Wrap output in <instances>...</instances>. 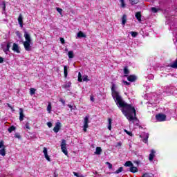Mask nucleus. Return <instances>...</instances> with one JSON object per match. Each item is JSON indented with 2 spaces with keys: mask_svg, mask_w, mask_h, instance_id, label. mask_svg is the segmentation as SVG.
Wrapping results in <instances>:
<instances>
[{
  "mask_svg": "<svg viewBox=\"0 0 177 177\" xmlns=\"http://www.w3.org/2000/svg\"><path fill=\"white\" fill-rule=\"evenodd\" d=\"M1 49H3V51L4 53H6V55H8V53L10 52V42L7 43V44H1Z\"/></svg>",
  "mask_w": 177,
  "mask_h": 177,
  "instance_id": "4",
  "label": "nucleus"
},
{
  "mask_svg": "<svg viewBox=\"0 0 177 177\" xmlns=\"http://www.w3.org/2000/svg\"><path fill=\"white\" fill-rule=\"evenodd\" d=\"M17 35L18 37H20V33H19V32H17Z\"/></svg>",
  "mask_w": 177,
  "mask_h": 177,
  "instance_id": "55",
  "label": "nucleus"
},
{
  "mask_svg": "<svg viewBox=\"0 0 177 177\" xmlns=\"http://www.w3.org/2000/svg\"><path fill=\"white\" fill-rule=\"evenodd\" d=\"M86 37V35H85V34H84V32H82V31H80L77 33L78 38H85Z\"/></svg>",
  "mask_w": 177,
  "mask_h": 177,
  "instance_id": "20",
  "label": "nucleus"
},
{
  "mask_svg": "<svg viewBox=\"0 0 177 177\" xmlns=\"http://www.w3.org/2000/svg\"><path fill=\"white\" fill-rule=\"evenodd\" d=\"M12 50L16 52L17 53H20V50L19 49V45L17 44L14 43L12 46Z\"/></svg>",
  "mask_w": 177,
  "mask_h": 177,
  "instance_id": "10",
  "label": "nucleus"
},
{
  "mask_svg": "<svg viewBox=\"0 0 177 177\" xmlns=\"http://www.w3.org/2000/svg\"><path fill=\"white\" fill-rule=\"evenodd\" d=\"M89 115H86L84 118V126H83V131L84 132H86V129H88V128H89Z\"/></svg>",
  "mask_w": 177,
  "mask_h": 177,
  "instance_id": "5",
  "label": "nucleus"
},
{
  "mask_svg": "<svg viewBox=\"0 0 177 177\" xmlns=\"http://www.w3.org/2000/svg\"><path fill=\"white\" fill-rule=\"evenodd\" d=\"M18 23L21 28H23V16L20 15L18 17Z\"/></svg>",
  "mask_w": 177,
  "mask_h": 177,
  "instance_id": "13",
  "label": "nucleus"
},
{
  "mask_svg": "<svg viewBox=\"0 0 177 177\" xmlns=\"http://www.w3.org/2000/svg\"><path fill=\"white\" fill-rule=\"evenodd\" d=\"M123 82H124V84H125V85H129V82H128L127 81H124Z\"/></svg>",
  "mask_w": 177,
  "mask_h": 177,
  "instance_id": "50",
  "label": "nucleus"
},
{
  "mask_svg": "<svg viewBox=\"0 0 177 177\" xmlns=\"http://www.w3.org/2000/svg\"><path fill=\"white\" fill-rule=\"evenodd\" d=\"M126 23H127V15H124L122 17V26H125Z\"/></svg>",
  "mask_w": 177,
  "mask_h": 177,
  "instance_id": "18",
  "label": "nucleus"
},
{
  "mask_svg": "<svg viewBox=\"0 0 177 177\" xmlns=\"http://www.w3.org/2000/svg\"><path fill=\"white\" fill-rule=\"evenodd\" d=\"M144 138L142 139V141L144 143H147V140L149 139V133H145L143 134Z\"/></svg>",
  "mask_w": 177,
  "mask_h": 177,
  "instance_id": "15",
  "label": "nucleus"
},
{
  "mask_svg": "<svg viewBox=\"0 0 177 177\" xmlns=\"http://www.w3.org/2000/svg\"><path fill=\"white\" fill-rule=\"evenodd\" d=\"M117 86L113 84L111 86L112 97L115 100L116 106L120 109L122 114L127 118L129 121H135L136 120V110L135 106L131 104L125 102L120 93L117 91Z\"/></svg>",
  "mask_w": 177,
  "mask_h": 177,
  "instance_id": "1",
  "label": "nucleus"
},
{
  "mask_svg": "<svg viewBox=\"0 0 177 177\" xmlns=\"http://www.w3.org/2000/svg\"><path fill=\"white\" fill-rule=\"evenodd\" d=\"M120 172H122V167H120L115 174H120Z\"/></svg>",
  "mask_w": 177,
  "mask_h": 177,
  "instance_id": "43",
  "label": "nucleus"
},
{
  "mask_svg": "<svg viewBox=\"0 0 177 177\" xmlns=\"http://www.w3.org/2000/svg\"><path fill=\"white\" fill-rule=\"evenodd\" d=\"M124 132H125L127 135H129V136H132V132L128 131V130H127V129H124Z\"/></svg>",
  "mask_w": 177,
  "mask_h": 177,
  "instance_id": "41",
  "label": "nucleus"
},
{
  "mask_svg": "<svg viewBox=\"0 0 177 177\" xmlns=\"http://www.w3.org/2000/svg\"><path fill=\"white\" fill-rule=\"evenodd\" d=\"M78 82H82V75H81V72H79L78 73Z\"/></svg>",
  "mask_w": 177,
  "mask_h": 177,
  "instance_id": "30",
  "label": "nucleus"
},
{
  "mask_svg": "<svg viewBox=\"0 0 177 177\" xmlns=\"http://www.w3.org/2000/svg\"><path fill=\"white\" fill-rule=\"evenodd\" d=\"M61 150L65 156H67L68 154V152L67 151V144L66 143V140H62L61 143Z\"/></svg>",
  "mask_w": 177,
  "mask_h": 177,
  "instance_id": "3",
  "label": "nucleus"
},
{
  "mask_svg": "<svg viewBox=\"0 0 177 177\" xmlns=\"http://www.w3.org/2000/svg\"><path fill=\"white\" fill-rule=\"evenodd\" d=\"M0 63H3V58L0 57Z\"/></svg>",
  "mask_w": 177,
  "mask_h": 177,
  "instance_id": "49",
  "label": "nucleus"
},
{
  "mask_svg": "<svg viewBox=\"0 0 177 177\" xmlns=\"http://www.w3.org/2000/svg\"><path fill=\"white\" fill-rule=\"evenodd\" d=\"M25 127L26 128V129H31V127H30V123L28 122L26 123Z\"/></svg>",
  "mask_w": 177,
  "mask_h": 177,
  "instance_id": "40",
  "label": "nucleus"
},
{
  "mask_svg": "<svg viewBox=\"0 0 177 177\" xmlns=\"http://www.w3.org/2000/svg\"><path fill=\"white\" fill-rule=\"evenodd\" d=\"M121 8H125V0H120Z\"/></svg>",
  "mask_w": 177,
  "mask_h": 177,
  "instance_id": "31",
  "label": "nucleus"
},
{
  "mask_svg": "<svg viewBox=\"0 0 177 177\" xmlns=\"http://www.w3.org/2000/svg\"><path fill=\"white\" fill-rule=\"evenodd\" d=\"M64 74L65 78H67V75H68L67 66H64Z\"/></svg>",
  "mask_w": 177,
  "mask_h": 177,
  "instance_id": "25",
  "label": "nucleus"
},
{
  "mask_svg": "<svg viewBox=\"0 0 177 177\" xmlns=\"http://www.w3.org/2000/svg\"><path fill=\"white\" fill-rule=\"evenodd\" d=\"M24 37L26 41L24 42V46L26 50L30 52L31 50V37L27 32H24Z\"/></svg>",
  "mask_w": 177,
  "mask_h": 177,
  "instance_id": "2",
  "label": "nucleus"
},
{
  "mask_svg": "<svg viewBox=\"0 0 177 177\" xmlns=\"http://www.w3.org/2000/svg\"><path fill=\"white\" fill-rule=\"evenodd\" d=\"M95 154H97V156L102 154V148H100V147H97L95 149Z\"/></svg>",
  "mask_w": 177,
  "mask_h": 177,
  "instance_id": "17",
  "label": "nucleus"
},
{
  "mask_svg": "<svg viewBox=\"0 0 177 177\" xmlns=\"http://www.w3.org/2000/svg\"><path fill=\"white\" fill-rule=\"evenodd\" d=\"M156 119L157 120V121L161 122L162 121H165V120L167 119V116L165 114L158 113L156 115Z\"/></svg>",
  "mask_w": 177,
  "mask_h": 177,
  "instance_id": "6",
  "label": "nucleus"
},
{
  "mask_svg": "<svg viewBox=\"0 0 177 177\" xmlns=\"http://www.w3.org/2000/svg\"><path fill=\"white\" fill-rule=\"evenodd\" d=\"M47 111L48 113H50V111H52V104H50V102L48 103V105L47 106Z\"/></svg>",
  "mask_w": 177,
  "mask_h": 177,
  "instance_id": "28",
  "label": "nucleus"
},
{
  "mask_svg": "<svg viewBox=\"0 0 177 177\" xmlns=\"http://www.w3.org/2000/svg\"><path fill=\"white\" fill-rule=\"evenodd\" d=\"M91 102H95V98L91 96Z\"/></svg>",
  "mask_w": 177,
  "mask_h": 177,
  "instance_id": "52",
  "label": "nucleus"
},
{
  "mask_svg": "<svg viewBox=\"0 0 177 177\" xmlns=\"http://www.w3.org/2000/svg\"><path fill=\"white\" fill-rule=\"evenodd\" d=\"M47 125H48V128H52V122H47Z\"/></svg>",
  "mask_w": 177,
  "mask_h": 177,
  "instance_id": "48",
  "label": "nucleus"
},
{
  "mask_svg": "<svg viewBox=\"0 0 177 177\" xmlns=\"http://www.w3.org/2000/svg\"><path fill=\"white\" fill-rule=\"evenodd\" d=\"M68 107H69V109H73V106L71 104H68Z\"/></svg>",
  "mask_w": 177,
  "mask_h": 177,
  "instance_id": "53",
  "label": "nucleus"
},
{
  "mask_svg": "<svg viewBox=\"0 0 177 177\" xmlns=\"http://www.w3.org/2000/svg\"><path fill=\"white\" fill-rule=\"evenodd\" d=\"M129 2L130 5H136L137 3H139V0H129Z\"/></svg>",
  "mask_w": 177,
  "mask_h": 177,
  "instance_id": "19",
  "label": "nucleus"
},
{
  "mask_svg": "<svg viewBox=\"0 0 177 177\" xmlns=\"http://www.w3.org/2000/svg\"><path fill=\"white\" fill-rule=\"evenodd\" d=\"M73 174L75 176L80 177V176H78V173L73 172Z\"/></svg>",
  "mask_w": 177,
  "mask_h": 177,
  "instance_id": "51",
  "label": "nucleus"
},
{
  "mask_svg": "<svg viewBox=\"0 0 177 177\" xmlns=\"http://www.w3.org/2000/svg\"><path fill=\"white\" fill-rule=\"evenodd\" d=\"M15 137L17 138V139H20L21 138L20 134H19V133H15Z\"/></svg>",
  "mask_w": 177,
  "mask_h": 177,
  "instance_id": "47",
  "label": "nucleus"
},
{
  "mask_svg": "<svg viewBox=\"0 0 177 177\" xmlns=\"http://www.w3.org/2000/svg\"><path fill=\"white\" fill-rule=\"evenodd\" d=\"M60 128H62V123H60L59 122H57L55 124V127L53 129L54 132H55V133H57V132L60 131Z\"/></svg>",
  "mask_w": 177,
  "mask_h": 177,
  "instance_id": "7",
  "label": "nucleus"
},
{
  "mask_svg": "<svg viewBox=\"0 0 177 177\" xmlns=\"http://www.w3.org/2000/svg\"><path fill=\"white\" fill-rule=\"evenodd\" d=\"M35 93V88H31L30 91V95H34Z\"/></svg>",
  "mask_w": 177,
  "mask_h": 177,
  "instance_id": "38",
  "label": "nucleus"
},
{
  "mask_svg": "<svg viewBox=\"0 0 177 177\" xmlns=\"http://www.w3.org/2000/svg\"><path fill=\"white\" fill-rule=\"evenodd\" d=\"M142 177H153V174H149V173H145L142 175Z\"/></svg>",
  "mask_w": 177,
  "mask_h": 177,
  "instance_id": "35",
  "label": "nucleus"
},
{
  "mask_svg": "<svg viewBox=\"0 0 177 177\" xmlns=\"http://www.w3.org/2000/svg\"><path fill=\"white\" fill-rule=\"evenodd\" d=\"M140 136V138H142V136H143L142 135H141V136Z\"/></svg>",
  "mask_w": 177,
  "mask_h": 177,
  "instance_id": "58",
  "label": "nucleus"
},
{
  "mask_svg": "<svg viewBox=\"0 0 177 177\" xmlns=\"http://www.w3.org/2000/svg\"><path fill=\"white\" fill-rule=\"evenodd\" d=\"M152 12H153V13H157V12H158V9L156 8H151Z\"/></svg>",
  "mask_w": 177,
  "mask_h": 177,
  "instance_id": "44",
  "label": "nucleus"
},
{
  "mask_svg": "<svg viewBox=\"0 0 177 177\" xmlns=\"http://www.w3.org/2000/svg\"><path fill=\"white\" fill-rule=\"evenodd\" d=\"M169 67H171V68H177V59L175 60L172 64L169 65Z\"/></svg>",
  "mask_w": 177,
  "mask_h": 177,
  "instance_id": "21",
  "label": "nucleus"
},
{
  "mask_svg": "<svg viewBox=\"0 0 177 177\" xmlns=\"http://www.w3.org/2000/svg\"><path fill=\"white\" fill-rule=\"evenodd\" d=\"M68 56L69 59H73L74 58V52L73 51H69L68 53Z\"/></svg>",
  "mask_w": 177,
  "mask_h": 177,
  "instance_id": "23",
  "label": "nucleus"
},
{
  "mask_svg": "<svg viewBox=\"0 0 177 177\" xmlns=\"http://www.w3.org/2000/svg\"><path fill=\"white\" fill-rule=\"evenodd\" d=\"M56 10H57V12H58V13H59L60 15H62V12H63V9L59 8H56Z\"/></svg>",
  "mask_w": 177,
  "mask_h": 177,
  "instance_id": "39",
  "label": "nucleus"
},
{
  "mask_svg": "<svg viewBox=\"0 0 177 177\" xmlns=\"http://www.w3.org/2000/svg\"><path fill=\"white\" fill-rule=\"evenodd\" d=\"M127 80L130 82H134V81H136V76L131 75L127 77Z\"/></svg>",
  "mask_w": 177,
  "mask_h": 177,
  "instance_id": "14",
  "label": "nucleus"
},
{
  "mask_svg": "<svg viewBox=\"0 0 177 177\" xmlns=\"http://www.w3.org/2000/svg\"><path fill=\"white\" fill-rule=\"evenodd\" d=\"M82 80H83V81H86V82H88V81H89V79H88V75H84L82 76Z\"/></svg>",
  "mask_w": 177,
  "mask_h": 177,
  "instance_id": "32",
  "label": "nucleus"
},
{
  "mask_svg": "<svg viewBox=\"0 0 177 177\" xmlns=\"http://www.w3.org/2000/svg\"><path fill=\"white\" fill-rule=\"evenodd\" d=\"M113 120H111V118H109L108 119V122H109V124H108V129L109 131H111V122H112Z\"/></svg>",
  "mask_w": 177,
  "mask_h": 177,
  "instance_id": "24",
  "label": "nucleus"
},
{
  "mask_svg": "<svg viewBox=\"0 0 177 177\" xmlns=\"http://www.w3.org/2000/svg\"><path fill=\"white\" fill-rule=\"evenodd\" d=\"M124 165L125 167H130L131 168V167H133V164L131 161H127L125 162Z\"/></svg>",
  "mask_w": 177,
  "mask_h": 177,
  "instance_id": "27",
  "label": "nucleus"
},
{
  "mask_svg": "<svg viewBox=\"0 0 177 177\" xmlns=\"http://www.w3.org/2000/svg\"><path fill=\"white\" fill-rule=\"evenodd\" d=\"M7 106H8V107H9L10 109L12 108V106H11V105H10V104H7Z\"/></svg>",
  "mask_w": 177,
  "mask_h": 177,
  "instance_id": "54",
  "label": "nucleus"
},
{
  "mask_svg": "<svg viewBox=\"0 0 177 177\" xmlns=\"http://www.w3.org/2000/svg\"><path fill=\"white\" fill-rule=\"evenodd\" d=\"M130 171L133 172V173L138 172V167H134L133 165V166H131V167H130Z\"/></svg>",
  "mask_w": 177,
  "mask_h": 177,
  "instance_id": "22",
  "label": "nucleus"
},
{
  "mask_svg": "<svg viewBox=\"0 0 177 177\" xmlns=\"http://www.w3.org/2000/svg\"><path fill=\"white\" fill-rule=\"evenodd\" d=\"M0 156H2L3 157L6 156V149L5 148L0 149Z\"/></svg>",
  "mask_w": 177,
  "mask_h": 177,
  "instance_id": "16",
  "label": "nucleus"
},
{
  "mask_svg": "<svg viewBox=\"0 0 177 177\" xmlns=\"http://www.w3.org/2000/svg\"><path fill=\"white\" fill-rule=\"evenodd\" d=\"M155 157H156V151H154V149H151L149 156V161L151 162V161L154 160Z\"/></svg>",
  "mask_w": 177,
  "mask_h": 177,
  "instance_id": "8",
  "label": "nucleus"
},
{
  "mask_svg": "<svg viewBox=\"0 0 177 177\" xmlns=\"http://www.w3.org/2000/svg\"><path fill=\"white\" fill-rule=\"evenodd\" d=\"M70 86H71V82H68L64 86V88H65V89H67L70 88Z\"/></svg>",
  "mask_w": 177,
  "mask_h": 177,
  "instance_id": "34",
  "label": "nucleus"
},
{
  "mask_svg": "<svg viewBox=\"0 0 177 177\" xmlns=\"http://www.w3.org/2000/svg\"><path fill=\"white\" fill-rule=\"evenodd\" d=\"M131 35L133 38L138 36V32H131Z\"/></svg>",
  "mask_w": 177,
  "mask_h": 177,
  "instance_id": "37",
  "label": "nucleus"
},
{
  "mask_svg": "<svg viewBox=\"0 0 177 177\" xmlns=\"http://www.w3.org/2000/svg\"><path fill=\"white\" fill-rule=\"evenodd\" d=\"M124 73L126 75H128L129 74V70H128V67L125 66L124 68Z\"/></svg>",
  "mask_w": 177,
  "mask_h": 177,
  "instance_id": "33",
  "label": "nucleus"
},
{
  "mask_svg": "<svg viewBox=\"0 0 177 177\" xmlns=\"http://www.w3.org/2000/svg\"><path fill=\"white\" fill-rule=\"evenodd\" d=\"M59 39H60L61 44H62V45L64 44V42H65L64 41V38L60 37Z\"/></svg>",
  "mask_w": 177,
  "mask_h": 177,
  "instance_id": "46",
  "label": "nucleus"
},
{
  "mask_svg": "<svg viewBox=\"0 0 177 177\" xmlns=\"http://www.w3.org/2000/svg\"><path fill=\"white\" fill-rule=\"evenodd\" d=\"M10 109H12V111H15V109H13V106H11Z\"/></svg>",
  "mask_w": 177,
  "mask_h": 177,
  "instance_id": "56",
  "label": "nucleus"
},
{
  "mask_svg": "<svg viewBox=\"0 0 177 177\" xmlns=\"http://www.w3.org/2000/svg\"><path fill=\"white\" fill-rule=\"evenodd\" d=\"M24 120V113L23 109H19V121H23Z\"/></svg>",
  "mask_w": 177,
  "mask_h": 177,
  "instance_id": "11",
  "label": "nucleus"
},
{
  "mask_svg": "<svg viewBox=\"0 0 177 177\" xmlns=\"http://www.w3.org/2000/svg\"><path fill=\"white\" fill-rule=\"evenodd\" d=\"M118 146H121V143L119 142V143H118Z\"/></svg>",
  "mask_w": 177,
  "mask_h": 177,
  "instance_id": "57",
  "label": "nucleus"
},
{
  "mask_svg": "<svg viewBox=\"0 0 177 177\" xmlns=\"http://www.w3.org/2000/svg\"><path fill=\"white\" fill-rule=\"evenodd\" d=\"M2 5H3L2 9H3V12H6V3H5V1H3Z\"/></svg>",
  "mask_w": 177,
  "mask_h": 177,
  "instance_id": "36",
  "label": "nucleus"
},
{
  "mask_svg": "<svg viewBox=\"0 0 177 177\" xmlns=\"http://www.w3.org/2000/svg\"><path fill=\"white\" fill-rule=\"evenodd\" d=\"M59 102H61L64 106L66 104V101L62 98L59 99Z\"/></svg>",
  "mask_w": 177,
  "mask_h": 177,
  "instance_id": "45",
  "label": "nucleus"
},
{
  "mask_svg": "<svg viewBox=\"0 0 177 177\" xmlns=\"http://www.w3.org/2000/svg\"><path fill=\"white\" fill-rule=\"evenodd\" d=\"M3 140L0 141V149H6Z\"/></svg>",
  "mask_w": 177,
  "mask_h": 177,
  "instance_id": "29",
  "label": "nucleus"
},
{
  "mask_svg": "<svg viewBox=\"0 0 177 177\" xmlns=\"http://www.w3.org/2000/svg\"><path fill=\"white\" fill-rule=\"evenodd\" d=\"M136 19H137L138 21L140 23L142 21V13L140 12H138L136 13Z\"/></svg>",
  "mask_w": 177,
  "mask_h": 177,
  "instance_id": "12",
  "label": "nucleus"
},
{
  "mask_svg": "<svg viewBox=\"0 0 177 177\" xmlns=\"http://www.w3.org/2000/svg\"><path fill=\"white\" fill-rule=\"evenodd\" d=\"M13 131H16V127L15 126H11L8 128V132H10V133H12Z\"/></svg>",
  "mask_w": 177,
  "mask_h": 177,
  "instance_id": "26",
  "label": "nucleus"
},
{
  "mask_svg": "<svg viewBox=\"0 0 177 177\" xmlns=\"http://www.w3.org/2000/svg\"><path fill=\"white\" fill-rule=\"evenodd\" d=\"M43 153H44V157L47 160V161H50V158H49V155H48V149H46V147L44 148Z\"/></svg>",
  "mask_w": 177,
  "mask_h": 177,
  "instance_id": "9",
  "label": "nucleus"
},
{
  "mask_svg": "<svg viewBox=\"0 0 177 177\" xmlns=\"http://www.w3.org/2000/svg\"><path fill=\"white\" fill-rule=\"evenodd\" d=\"M106 164L108 165L109 169H111V168H113V165H111V163L106 162Z\"/></svg>",
  "mask_w": 177,
  "mask_h": 177,
  "instance_id": "42",
  "label": "nucleus"
}]
</instances>
